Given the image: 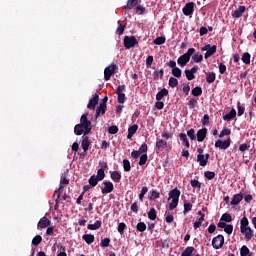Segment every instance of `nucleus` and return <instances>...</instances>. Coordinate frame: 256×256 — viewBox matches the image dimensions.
<instances>
[{
  "mask_svg": "<svg viewBox=\"0 0 256 256\" xmlns=\"http://www.w3.org/2000/svg\"><path fill=\"white\" fill-rule=\"evenodd\" d=\"M108 133L110 135H117V133H119V127H117V126H110L108 128Z\"/></svg>",
  "mask_w": 256,
  "mask_h": 256,
  "instance_id": "obj_55",
  "label": "nucleus"
},
{
  "mask_svg": "<svg viewBox=\"0 0 256 256\" xmlns=\"http://www.w3.org/2000/svg\"><path fill=\"white\" fill-rule=\"evenodd\" d=\"M123 91H125V85H119L116 89V94L118 95V103H125L126 101V97H125V93H123Z\"/></svg>",
  "mask_w": 256,
  "mask_h": 256,
  "instance_id": "obj_10",
  "label": "nucleus"
},
{
  "mask_svg": "<svg viewBox=\"0 0 256 256\" xmlns=\"http://www.w3.org/2000/svg\"><path fill=\"white\" fill-rule=\"evenodd\" d=\"M89 113H85L80 118V123L75 125L74 133L75 135H89L93 126L91 125V120L87 118Z\"/></svg>",
  "mask_w": 256,
  "mask_h": 256,
  "instance_id": "obj_1",
  "label": "nucleus"
},
{
  "mask_svg": "<svg viewBox=\"0 0 256 256\" xmlns=\"http://www.w3.org/2000/svg\"><path fill=\"white\" fill-rule=\"evenodd\" d=\"M238 117H241L245 113V107L241 106V102L237 103Z\"/></svg>",
  "mask_w": 256,
  "mask_h": 256,
  "instance_id": "obj_63",
  "label": "nucleus"
},
{
  "mask_svg": "<svg viewBox=\"0 0 256 256\" xmlns=\"http://www.w3.org/2000/svg\"><path fill=\"white\" fill-rule=\"evenodd\" d=\"M242 62L245 65H251V54H249V52H246L242 55Z\"/></svg>",
  "mask_w": 256,
  "mask_h": 256,
  "instance_id": "obj_33",
  "label": "nucleus"
},
{
  "mask_svg": "<svg viewBox=\"0 0 256 256\" xmlns=\"http://www.w3.org/2000/svg\"><path fill=\"white\" fill-rule=\"evenodd\" d=\"M192 61H194V63H201V61H203V56L199 53H195L192 55Z\"/></svg>",
  "mask_w": 256,
  "mask_h": 256,
  "instance_id": "obj_45",
  "label": "nucleus"
},
{
  "mask_svg": "<svg viewBox=\"0 0 256 256\" xmlns=\"http://www.w3.org/2000/svg\"><path fill=\"white\" fill-rule=\"evenodd\" d=\"M139 0H128L127 5L125 6L126 11H130L133 7H137Z\"/></svg>",
  "mask_w": 256,
  "mask_h": 256,
  "instance_id": "obj_27",
  "label": "nucleus"
},
{
  "mask_svg": "<svg viewBox=\"0 0 256 256\" xmlns=\"http://www.w3.org/2000/svg\"><path fill=\"white\" fill-rule=\"evenodd\" d=\"M193 251H195V247L188 246L181 254V256H193Z\"/></svg>",
  "mask_w": 256,
  "mask_h": 256,
  "instance_id": "obj_34",
  "label": "nucleus"
},
{
  "mask_svg": "<svg viewBox=\"0 0 256 256\" xmlns=\"http://www.w3.org/2000/svg\"><path fill=\"white\" fill-rule=\"evenodd\" d=\"M99 181H101L99 178H97L96 175H92L89 180L88 183L90 186L92 187H97V184L99 183Z\"/></svg>",
  "mask_w": 256,
  "mask_h": 256,
  "instance_id": "obj_30",
  "label": "nucleus"
},
{
  "mask_svg": "<svg viewBox=\"0 0 256 256\" xmlns=\"http://www.w3.org/2000/svg\"><path fill=\"white\" fill-rule=\"evenodd\" d=\"M123 169L126 172L131 171V162L128 159L123 160Z\"/></svg>",
  "mask_w": 256,
  "mask_h": 256,
  "instance_id": "obj_47",
  "label": "nucleus"
},
{
  "mask_svg": "<svg viewBox=\"0 0 256 256\" xmlns=\"http://www.w3.org/2000/svg\"><path fill=\"white\" fill-rule=\"evenodd\" d=\"M194 53H195V48H189L186 53H184L177 59V64L180 67H185V65H187L189 61H191V56H193Z\"/></svg>",
  "mask_w": 256,
  "mask_h": 256,
  "instance_id": "obj_2",
  "label": "nucleus"
},
{
  "mask_svg": "<svg viewBox=\"0 0 256 256\" xmlns=\"http://www.w3.org/2000/svg\"><path fill=\"white\" fill-rule=\"evenodd\" d=\"M163 75H165V71L163 69H160V71L153 72V77L155 81L163 79Z\"/></svg>",
  "mask_w": 256,
  "mask_h": 256,
  "instance_id": "obj_35",
  "label": "nucleus"
},
{
  "mask_svg": "<svg viewBox=\"0 0 256 256\" xmlns=\"http://www.w3.org/2000/svg\"><path fill=\"white\" fill-rule=\"evenodd\" d=\"M147 191H149V188L147 186H143L139 194V201H143V198L147 195Z\"/></svg>",
  "mask_w": 256,
  "mask_h": 256,
  "instance_id": "obj_50",
  "label": "nucleus"
},
{
  "mask_svg": "<svg viewBox=\"0 0 256 256\" xmlns=\"http://www.w3.org/2000/svg\"><path fill=\"white\" fill-rule=\"evenodd\" d=\"M201 51H206L204 54L205 59H209V57H213L215 53H217V45L211 46V44H206L204 47L201 48Z\"/></svg>",
  "mask_w": 256,
  "mask_h": 256,
  "instance_id": "obj_4",
  "label": "nucleus"
},
{
  "mask_svg": "<svg viewBox=\"0 0 256 256\" xmlns=\"http://www.w3.org/2000/svg\"><path fill=\"white\" fill-rule=\"evenodd\" d=\"M125 229H127V224L121 222L118 225V233H120V235H123V233H125Z\"/></svg>",
  "mask_w": 256,
  "mask_h": 256,
  "instance_id": "obj_57",
  "label": "nucleus"
},
{
  "mask_svg": "<svg viewBox=\"0 0 256 256\" xmlns=\"http://www.w3.org/2000/svg\"><path fill=\"white\" fill-rule=\"evenodd\" d=\"M240 232L245 236L246 241L253 239V229L251 227L241 228Z\"/></svg>",
  "mask_w": 256,
  "mask_h": 256,
  "instance_id": "obj_12",
  "label": "nucleus"
},
{
  "mask_svg": "<svg viewBox=\"0 0 256 256\" xmlns=\"http://www.w3.org/2000/svg\"><path fill=\"white\" fill-rule=\"evenodd\" d=\"M166 39L165 36L157 37L153 40L154 45H163L165 43Z\"/></svg>",
  "mask_w": 256,
  "mask_h": 256,
  "instance_id": "obj_46",
  "label": "nucleus"
},
{
  "mask_svg": "<svg viewBox=\"0 0 256 256\" xmlns=\"http://www.w3.org/2000/svg\"><path fill=\"white\" fill-rule=\"evenodd\" d=\"M101 221L96 220L94 224H88L87 229L90 231H97V229H101Z\"/></svg>",
  "mask_w": 256,
  "mask_h": 256,
  "instance_id": "obj_25",
  "label": "nucleus"
},
{
  "mask_svg": "<svg viewBox=\"0 0 256 256\" xmlns=\"http://www.w3.org/2000/svg\"><path fill=\"white\" fill-rule=\"evenodd\" d=\"M171 73L176 79H181V75H183V71L179 67L172 69Z\"/></svg>",
  "mask_w": 256,
  "mask_h": 256,
  "instance_id": "obj_31",
  "label": "nucleus"
},
{
  "mask_svg": "<svg viewBox=\"0 0 256 256\" xmlns=\"http://www.w3.org/2000/svg\"><path fill=\"white\" fill-rule=\"evenodd\" d=\"M221 221H225V223H231V221H233V217L229 213H224L221 216Z\"/></svg>",
  "mask_w": 256,
  "mask_h": 256,
  "instance_id": "obj_42",
  "label": "nucleus"
},
{
  "mask_svg": "<svg viewBox=\"0 0 256 256\" xmlns=\"http://www.w3.org/2000/svg\"><path fill=\"white\" fill-rule=\"evenodd\" d=\"M216 149H223L224 151L229 149L231 147V138H228L227 140H217L215 142Z\"/></svg>",
  "mask_w": 256,
  "mask_h": 256,
  "instance_id": "obj_8",
  "label": "nucleus"
},
{
  "mask_svg": "<svg viewBox=\"0 0 256 256\" xmlns=\"http://www.w3.org/2000/svg\"><path fill=\"white\" fill-rule=\"evenodd\" d=\"M245 6H239L238 9H236L232 13V17H235L236 19H239L240 17H243V13H245Z\"/></svg>",
  "mask_w": 256,
  "mask_h": 256,
  "instance_id": "obj_16",
  "label": "nucleus"
},
{
  "mask_svg": "<svg viewBox=\"0 0 256 256\" xmlns=\"http://www.w3.org/2000/svg\"><path fill=\"white\" fill-rule=\"evenodd\" d=\"M138 151L140 152V155L142 154V153H147V151H149V147L147 146V143H143L140 147H139V149H138Z\"/></svg>",
  "mask_w": 256,
  "mask_h": 256,
  "instance_id": "obj_60",
  "label": "nucleus"
},
{
  "mask_svg": "<svg viewBox=\"0 0 256 256\" xmlns=\"http://www.w3.org/2000/svg\"><path fill=\"white\" fill-rule=\"evenodd\" d=\"M188 107H189V109H195V107H197V99L191 98L188 101Z\"/></svg>",
  "mask_w": 256,
  "mask_h": 256,
  "instance_id": "obj_58",
  "label": "nucleus"
},
{
  "mask_svg": "<svg viewBox=\"0 0 256 256\" xmlns=\"http://www.w3.org/2000/svg\"><path fill=\"white\" fill-rule=\"evenodd\" d=\"M41 241H43V237H41V235H37L32 239V245L37 247L40 245Z\"/></svg>",
  "mask_w": 256,
  "mask_h": 256,
  "instance_id": "obj_43",
  "label": "nucleus"
},
{
  "mask_svg": "<svg viewBox=\"0 0 256 256\" xmlns=\"http://www.w3.org/2000/svg\"><path fill=\"white\" fill-rule=\"evenodd\" d=\"M89 145H91V142L89 141V137L88 136H83L81 147H82L84 152L89 151Z\"/></svg>",
  "mask_w": 256,
  "mask_h": 256,
  "instance_id": "obj_19",
  "label": "nucleus"
},
{
  "mask_svg": "<svg viewBox=\"0 0 256 256\" xmlns=\"http://www.w3.org/2000/svg\"><path fill=\"white\" fill-rule=\"evenodd\" d=\"M185 75H186V79H188V81H193V79H195V74L190 71L189 69H186L184 71Z\"/></svg>",
  "mask_w": 256,
  "mask_h": 256,
  "instance_id": "obj_49",
  "label": "nucleus"
},
{
  "mask_svg": "<svg viewBox=\"0 0 256 256\" xmlns=\"http://www.w3.org/2000/svg\"><path fill=\"white\" fill-rule=\"evenodd\" d=\"M115 71H117V66L115 64H111L110 66L104 69V79L105 81H109L112 75H115Z\"/></svg>",
  "mask_w": 256,
  "mask_h": 256,
  "instance_id": "obj_6",
  "label": "nucleus"
},
{
  "mask_svg": "<svg viewBox=\"0 0 256 256\" xmlns=\"http://www.w3.org/2000/svg\"><path fill=\"white\" fill-rule=\"evenodd\" d=\"M195 12V2H188L185 4V6L182 9V13L186 16L189 17L193 15Z\"/></svg>",
  "mask_w": 256,
  "mask_h": 256,
  "instance_id": "obj_7",
  "label": "nucleus"
},
{
  "mask_svg": "<svg viewBox=\"0 0 256 256\" xmlns=\"http://www.w3.org/2000/svg\"><path fill=\"white\" fill-rule=\"evenodd\" d=\"M190 185L194 189H201V183L199 182V180H195V179L191 180Z\"/></svg>",
  "mask_w": 256,
  "mask_h": 256,
  "instance_id": "obj_56",
  "label": "nucleus"
},
{
  "mask_svg": "<svg viewBox=\"0 0 256 256\" xmlns=\"http://www.w3.org/2000/svg\"><path fill=\"white\" fill-rule=\"evenodd\" d=\"M204 177H206V179H208L209 181H212V179H215V172L205 171L204 172Z\"/></svg>",
  "mask_w": 256,
  "mask_h": 256,
  "instance_id": "obj_52",
  "label": "nucleus"
},
{
  "mask_svg": "<svg viewBox=\"0 0 256 256\" xmlns=\"http://www.w3.org/2000/svg\"><path fill=\"white\" fill-rule=\"evenodd\" d=\"M96 178H98L100 181H103V179H105V169H98Z\"/></svg>",
  "mask_w": 256,
  "mask_h": 256,
  "instance_id": "obj_48",
  "label": "nucleus"
},
{
  "mask_svg": "<svg viewBox=\"0 0 256 256\" xmlns=\"http://www.w3.org/2000/svg\"><path fill=\"white\" fill-rule=\"evenodd\" d=\"M147 159H149V157L147 156V154H142V155L140 156L139 165H140V166L145 165V163H147Z\"/></svg>",
  "mask_w": 256,
  "mask_h": 256,
  "instance_id": "obj_61",
  "label": "nucleus"
},
{
  "mask_svg": "<svg viewBox=\"0 0 256 256\" xmlns=\"http://www.w3.org/2000/svg\"><path fill=\"white\" fill-rule=\"evenodd\" d=\"M197 161H198L200 167H205V165H207V160H205V155H203V154L197 155Z\"/></svg>",
  "mask_w": 256,
  "mask_h": 256,
  "instance_id": "obj_36",
  "label": "nucleus"
},
{
  "mask_svg": "<svg viewBox=\"0 0 256 256\" xmlns=\"http://www.w3.org/2000/svg\"><path fill=\"white\" fill-rule=\"evenodd\" d=\"M187 136L189 137V139H191V141H195L197 139V135H195V129H190L187 131Z\"/></svg>",
  "mask_w": 256,
  "mask_h": 256,
  "instance_id": "obj_51",
  "label": "nucleus"
},
{
  "mask_svg": "<svg viewBox=\"0 0 256 256\" xmlns=\"http://www.w3.org/2000/svg\"><path fill=\"white\" fill-rule=\"evenodd\" d=\"M111 243V239H109V238H104V239H102L101 240V243H100V245H101V247H109V244Z\"/></svg>",
  "mask_w": 256,
  "mask_h": 256,
  "instance_id": "obj_64",
  "label": "nucleus"
},
{
  "mask_svg": "<svg viewBox=\"0 0 256 256\" xmlns=\"http://www.w3.org/2000/svg\"><path fill=\"white\" fill-rule=\"evenodd\" d=\"M168 85L169 87H171V89H175V87L179 85V80H177L176 77H170L168 81Z\"/></svg>",
  "mask_w": 256,
  "mask_h": 256,
  "instance_id": "obj_32",
  "label": "nucleus"
},
{
  "mask_svg": "<svg viewBox=\"0 0 256 256\" xmlns=\"http://www.w3.org/2000/svg\"><path fill=\"white\" fill-rule=\"evenodd\" d=\"M179 138L183 141L186 149H189V147H191V144L189 143V139L187 138V134L180 133Z\"/></svg>",
  "mask_w": 256,
  "mask_h": 256,
  "instance_id": "obj_29",
  "label": "nucleus"
},
{
  "mask_svg": "<svg viewBox=\"0 0 256 256\" xmlns=\"http://www.w3.org/2000/svg\"><path fill=\"white\" fill-rule=\"evenodd\" d=\"M138 129H139V125H137V124H133L132 126H130L128 128L127 139H133V135H135L137 133Z\"/></svg>",
  "mask_w": 256,
  "mask_h": 256,
  "instance_id": "obj_15",
  "label": "nucleus"
},
{
  "mask_svg": "<svg viewBox=\"0 0 256 256\" xmlns=\"http://www.w3.org/2000/svg\"><path fill=\"white\" fill-rule=\"evenodd\" d=\"M225 245V237L219 234L212 239V247L214 249H221Z\"/></svg>",
  "mask_w": 256,
  "mask_h": 256,
  "instance_id": "obj_5",
  "label": "nucleus"
},
{
  "mask_svg": "<svg viewBox=\"0 0 256 256\" xmlns=\"http://www.w3.org/2000/svg\"><path fill=\"white\" fill-rule=\"evenodd\" d=\"M249 253H251V251L249 250V248L246 245L241 247V249H240L241 256H247V255H249Z\"/></svg>",
  "mask_w": 256,
  "mask_h": 256,
  "instance_id": "obj_54",
  "label": "nucleus"
},
{
  "mask_svg": "<svg viewBox=\"0 0 256 256\" xmlns=\"http://www.w3.org/2000/svg\"><path fill=\"white\" fill-rule=\"evenodd\" d=\"M196 137L199 143H203V141H205V138L207 137V128H202L198 130Z\"/></svg>",
  "mask_w": 256,
  "mask_h": 256,
  "instance_id": "obj_13",
  "label": "nucleus"
},
{
  "mask_svg": "<svg viewBox=\"0 0 256 256\" xmlns=\"http://www.w3.org/2000/svg\"><path fill=\"white\" fill-rule=\"evenodd\" d=\"M136 229L139 233H144V231H147V224H145V222H139L136 225Z\"/></svg>",
  "mask_w": 256,
  "mask_h": 256,
  "instance_id": "obj_37",
  "label": "nucleus"
},
{
  "mask_svg": "<svg viewBox=\"0 0 256 256\" xmlns=\"http://www.w3.org/2000/svg\"><path fill=\"white\" fill-rule=\"evenodd\" d=\"M148 218L150 221H155V219H157V210H155V208L150 209L148 212Z\"/></svg>",
  "mask_w": 256,
  "mask_h": 256,
  "instance_id": "obj_40",
  "label": "nucleus"
},
{
  "mask_svg": "<svg viewBox=\"0 0 256 256\" xmlns=\"http://www.w3.org/2000/svg\"><path fill=\"white\" fill-rule=\"evenodd\" d=\"M191 209H193V204H191V202L184 201V215H187Z\"/></svg>",
  "mask_w": 256,
  "mask_h": 256,
  "instance_id": "obj_41",
  "label": "nucleus"
},
{
  "mask_svg": "<svg viewBox=\"0 0 256 256\" xmlns=\"http://www.w3.org/2000/svg\"><path fill=\"white\" fill-rule=\"evenodd\" d=\"M107 111V105L99 104V106L96 109L95 117H100L101 115H105V112Z\"/></svg>",
  "mask_w": 256,
  "mask_h": 256,
  "instance_id": "obj_20",
  "label": "nucleus"
},
{
  "mask_svg": "<svg viewBox=\"0 0 256 256\" xmlns=\"http://www.w3.org/2000/svg\"><path fill=\"white\" fill-rule=\"evenodd\" d=\"M161 197V194L157 190H153L150 192L149 200L150 201H155V199H159Z\"/></svg>",
  "mask_w": 256,
  "mask_h": 256,
  "instance_id": "obj_39",
  "label": "nucleus"
},
{
  "mask_svg": "<svg viewBox=\"0 0 256 256\" xmlns=\"http://www.w3.org/2000/svg\"><path fill=\"white\" fill-rule=\"evenodd\" d=\"M103 185L104 187L101 188L102 195H109V193H112V191L115 189V186L111 181H104Z\"/></svg>",
  "mask_w": 256,
  "mask_h": 256,
  "instance_id": "obj_9",
  "label": "nucleus"
},
{
  "mask_svg": "<svg viewBox=\"0 0 256 256\" xmlns=\"http://www.w3.org/2000/svg\"><path fill=\"white\" fill-rule=\"evenodd\" d=\"M237 117V111L232 108V110L223 116L224 121H233Z\"/></svg>",
  "mask_w": 256,
  "mask_h": 256,
  "instance_id": "obj_18",
  "label": "nucleus"
},
{
  "mask_svg": "<svg viewBox=\"0 0 256 256\" xmlns=\"http://www.w3.org/2000/svg\"><path fill=\"white\" fill-rule=\"evenodd\" d=\"M177 205H179V200L172 199L169 204V211H173V209H177Z\"/></svg>",
  "mask_w": 256,
  "mask_h": 256,
  "instance_id": "obj_59",
  "label": "nucleus"
},
{
  "mask_svg": "<svg viewBox=\"0 0 256 256\" xmlns=\"http://www.w3.org/2000/svg\"><path fill=\"white\" fill-rule=\"evenodd\" d=\"M123 43L125 49H133L135 45L139 44V41H137V38L135 36H125Z\"/></svg>",
  "mask_w": 256,
  "mask_h": 256,
  "instance_id": "obj_3",
  "label": "nucleus"
},
{
  "mask_svg": "<svg viewBox=\"0 0 256 256\" xmlns=\"http://www.w3.org/2000/svg\"><path fill=\"white\" fill-rule=\"evenodd\" d=\"M156 147H157V149H165V147H167V141H165L163 139H157Z\"/></svg>",
  "mask_w": 256,
  "mask_h": 256,
  "instance_id": "obj_38",
  "label": "nucleus"
},
{
  "mask_svg": "<svg viewBox=\"0 0 256 256\" xmlns=\"http://www.w3.org/2000/svg\"><path fill=\"white\" fill-rule=\"evenodd\" d=\"M179 197H181V191L179 189L174 188L169 192V199H174L179 201Z\"/></svg>",
  "mask_w": 256,
  "mask_h": 256,
  "instance_id": "obj_17",
  "label": "nucleus"
},
{
  "mask_svg": "<svg viewBox=\"0 0 256 256\" xmlns=\"http://www.w3.org/2000/svg\"><path fill=\"white\" fill-rule=\"evenodd\" d=\"M215 79H217L215 72H206L207 83H215Z\"/></svg>",
  "mask_w": 256,
  "mask_h": 256,
  "instance_id": "obj_26",
  "label": "nucleus"
},
{
  "mask_svg": "<svg viewBox=\"0 0 256 256\" xmlns=\"http://www.w3.org/2000/svg\"><path fill=\"white\" fill-rule=\"evenodd\" d=\"M203 221H205V215H202V217H200L198 221L194 222V229H199V227H201V225L203 224Z\"/></svg>",
  "mask_w": 256,
  "mask_h": 256,
  "instance_id": "obj_53",
  "label": "nucleus"
},
{
  "mask_svg": "<svg viewBox=\"0 0 256 256\" xmlns=\"http://www.w3.org/2000/svg\"><path fill=\"white\" fill-rule=\"evenodd\" d=\"M82 239L87 243V245H91V243L95 242V236L93 234H84Z\"/></svg>",
  "mask_w": 256,
  "mask_h": 256,
  "instance_id": "obj_24",
  "label": "nucleus"
},
{
  "mask_svg": "<svg viewBox=\"0 0 256 256\" xmlns=\"http://www.w3.org/2000/svg\"><path fill=\"white\" fill-rule=\"evenodd\" d=\"M110 177L114 183H121V173L119 171H112Z\"/></svg>",
  "mask_w": 256,
  "mask_h": 256,
  "instance_id": "obj_22",
  "label": "nucleus"
},
{
  "mask_svg": "<svg viewBox=\"0 0 256 256\" xmlns=\"http://www.w3.org/2000/svg\"><path fill=\"white\" fill-rule=\"evenodd\" d=\"M243 201V194H235L230 202V205H239Z\"/></svg>",
  "mask_w": 256,
  "mask_h": 256,
  "instance_id": "obj_21",
  "label": "nucleus"
},
{
  "mask_svg": "<svg viewBox=\"0 0 256 256\" xmlns=\"http://www.w3.org/2000/svg\"><path fill=\"white\" fill-rule=\"evenodd\" d=\"M167 95H169V90H167L166 88H163L161 91H159L156 94V101H161L163 97H167Z\"/></svg>",
  "mask_w": 256,
  "mask_h": 256,
  "instance_id": "obj_23",
  "label": "nucleus"
},
{
  "mask_svg": "<svg viewBox=\"0 0 256 256\" xmlns=\"http://www.w3.org/2000/svg\"><path fill=\"white\" fill-rule=\"evenodd\" d=\"M191 94L194 97H201V95H203V89L199 86H196L192 89Z\"/></svg>",
  "mask_w": 256,
  "mask_h": 256,
  "instance_id": "obj_28",
  "label": "nucleus"
},
{
  "mask_svg": "<svg viewBox=\"0 0 256 256\" xmlns=\"http://www.w3.org/2000/svg\"><path fill=\"white\" fill-rule=\"evenodd\" d=\"M99 104V94H95L88 102L87 109L94 111L95 107Z\"/></svg>",
  "mask_w": 256,
  "mask_h": 256,
  "instance_id": "obj_11",
  "label": "nucleus"
},
{
  "mask_svg": "<svg viewBox=\"0 0 256 256\" xmlns=\"http://www.w3.org/2000/svg\"><path fill=\"white\" fill-rule=\"evenodd\" d=\"M247 227H249V219L244 216L240 221V229H245Z\"/></svg>",
  "mask_w": 256,
  "mask_h": 256,
  "instance_id": "obj_44",
  "label": "nucleus"
},
{
  "mask_svg": "<svg viewBox=\"0 0 256 256\" xmlns=\"http://www.w3.org/2000/svg\"><path fill=\"white\" fill-rule=\"evenodd\" d=\"M49 225H51V220L44 216L38 222V229H45L49 227Z\"/></svg>",
  "mask_w": 256,
  "mask_h": 256,
  "instance_id": "obj_14",
  "label": "nucleus"
},
{
  "mask_svg": "<svg viewBox=\"0 0 256 256\" xmlns=\"http://www.w3.org/2000/svg\"><path fill=\"white\" fill-rule=\"evenodd\" d=\"M228 135H231V129L224 128V129L220 132L219 137H220V138H223V137L228 136Z\"/></svg>",
  "mask_w": 256,
  "mask_h": 256,
  "instance_id": "obj_62",
  "label": "nucleus"
}]
</instances>
